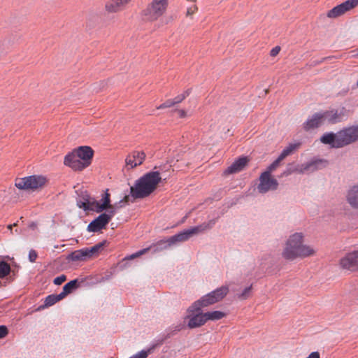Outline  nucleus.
<instances>
[{
	"label": "nucleus",
	"instance_id": "obj_13",
	"mask_svg": "<svg viewBox=\"0 0 358 358\" xmlns=\"http://www.w3.org/2000/svg\"><path fill=\"white\" fill-rule=\"evenodd\" d=\"M109 223V217L106 213L100 214L96 219L92 220L87 226V231L90 232H98L105 229Z\"/></svg>",
	"mask_w": 358,
	"mask_h": 358
},
{
	"label": "nucleus",
	"instance_id": "obj_20",
	"mask_svg": "<svg viewBox=\"0 0 358 358\" xmlns=\"http://www.w3.org/2000/svg\"><path fill=\"white\" fill-rule=\"evenodd\" d=\"M108 189H106L104 194L102 195V198L100 201L94 199V205L92 207V211L96 213H101L104 210L107 209L108 207L110 206V199Z\"/></svg>",
	"mask_w": 358,
	"mask_h": 358
},
{
	"label": "nucleus",
	"instance_id": "obj_39",
	"mask_svg": "<svg viewBox=\"0 0 358 358\" xmlns=\"http://www.w3.org/2000/svg\"><path fill=\"white\" fill-rule=\"evenodd\" d=\"M66 277L64 275H61L54 279V283L57 285H62L64 281H66Z\"/></svg>",
	"mask_w": 358,
	"mask_h": 358
},
{
	"label": "nucleus",
	"instance_id": "obj_21",
	"mask_svg": "<svg viewBox=\"0 0 358 358\" xmlns=\"http://www.w3.org/2000/svg\"><path fill=\"white\" fill-rule=\"evenodd\" d=\"M131 0H108L105 5L106 10L109 13H115L122 10Z\"/></svg>",
	"mask_w": 358,
	"mask_h": 358
},
{
	"label": "nucleus",
	"instance_id": "obj_32",
	"mask_svg": "<svg viewBox=\"0 0 358 358\" xmlns=\"http://www.w3.org/2000/svg\"><path fill=\"white\" fill-rule=\"evenodd\" d=\"M252 285L249 287H245L241 294H238V298L241 300H245L248 299L251 295Z\"/></svg>",
	"mask_w": 358,
	"mask_h": 358
},
{
	"label": "nucleus",
	"instance_id": "obj_28",
	"mask_svg": "<svg viewBox=\"0 0 358 358\" xmlns=\"http://www.w3.org/2000/svg\"><path fill=\"white\" fill-rule=\"evenodd\" d=\"M78 280H73L67 282L64 287L62 292L59 293L61 296L64 299L67 294H70L73 289L77 287Z\"/></svg>",
	"mask_w": 358,
	"mask_h": 358
},
{
	"label": "nucleus",
	"instance_id": "obj_11",
	"mask_svg": "<svg viewBox=\"0 0 358 358\" xmlns=\"http://www.w3.org/2000/svg\"><path fill=\"white\" fill-rule=\"evenodd\" d=\"M340 265L342 268L355 271L358 270V250L347 254L341 259Z\"/></svg>",
	"mask_w": 358,
	"mask_h": 358
},
{
	"label": "nucleus",
	"instance_id": "obj_18",
	"mask_svg": "<svg viewBox=\"0 0 358 358\" xmlns=\"http://www.w3.org/2000/svg\"><path fill=\"white\" fill-rule=\"evenodd\" d=\"M94 198L92 197L87 192H82L77 200V205L85 211L92 210Z\"/></svg>",
	"mask_w": 358,
	"mask_h": 358
},
{
	"label": "nucleus",
	"instance_id": "obj_44",
	"mask_svg": "<svg viewBox=\"0 0 358 358\" xmlns=\"http://www.w3.org/2000/svg\"><path fill=\"white\" fill-rule=\"evenodd\" d=\"M307 358H320V354L318 352H313Z\"/></svg>",
	"mask_w": 358,
	"mask_h": 358
},
{
	"label": "nucleus",
	"instance_id": "obj_5",
	"mask_svg": "<svg viewBox=\"0 0 358 358\" xmlns=\"http://www.w3.org/2000/svg\"><path fill=\"white\" fill-rule=\"evenodd\" d=\"M168 6L169 0H152L142 10V15L148 21H156L166 13Z\"/></svg>",
	"mask_w": 358,
	"mask_h": 358
},
{
	"label": "nucleus",
	"instance_id": "obj_35",
	"mask_svg": "<svg viewBox=\"0 0 358 358\" xmlns=\"http://www.w3.org/2000/svg\"><path fill=\"white\" fill-rule=\"evenodd\" d=\"M117 208V207H116L115 206L111 205V204H110V206L108 207L107 209L108 210V213H106V215L109 217V222L110 221L112 217L116 213Z\"/></svg>",
	"mask_w": 358,
	"mask_h": 358
},
{
	"label": "nucleus",
	"instance_id": "obj_31",
	"mask_svg": "<svg viewBox=\"0 0 358 358\" xmlns=\"http://www.w3.org/2000/svg\"><path fill=\"white\" fill-rule=\"evenodd\" d=\"M283 159H281L280 156H278V157L268 166L267 169L264 173L271 174V173L279 166L280 162Z\"/></svg>",
	"mask_w": 358,
	"mask_h": 358
},
{
	"label": "nucleus",
	"instance_id": "obj_49",
	"mask_svg": "<svg viewBox=\"0 0 358 358\" xmlns=\"http://www.w3.org/2000/svg\"><path fill=\"white\" fill-rule=\"evenodd\" d=\"M357 86H358V80H357Z\"/></svg>",
	"mask_w": 358,
	"mask_h": 358
},
{
	"label": "nucleus",
	"instance_id": "obj_41",
	"mask_svg": "<svg viewBox=\"0 0 358 358\" xmlns=\"http://www.w3.org/2000/svg\"><path fill=\"white\" fill-rule=\"evenodd\" d=\"M37 258V253L35 250H31L29 252V259L31 262H34Z\"/></svg>",
	"mask_w": 358,
	"mask_h": 358
},
{
	"label": "nucleus",
	"instance_id": "obj_1",
	"mask_svg": "<svg viewBox=\"0 0 358 358\" xmlns=\"http://www.w3.org/2000/svg\"><path fill=\"white\" fill-rule=\"evenodd\" d=\"M317 249L310 245L304 244V236L301 232L290 235L285 241L282 257L289 261L297 258L304 259L315 255Z\"/></svg>",
	"mask_w": 358,
	"mask_h": 358
},
{
	"label": "nucleus",
	"instance_id": "obj_47",
	"mask_svg": "<svg viewBox=\"0 0 358 358\" xmlns=\"http://www.w3.org/2000/svg\"><path fill=\"white\" fill-rule=\"evenodd\" d=\"M354 52H356L355 54H357L358 52V50H354ZM355 56H357V55H355Z\"/></svg>",
	"mask_w": 358,
	"mask_h": 358
},
{
	"label": "nucleus",
	"instance_id": "obj_34",
	"mask_svg": "<svg viewBox=\"0 0 358 358\" xmlns=\"http://www.w3.org/2000/svg\"><path fill=\"white\" fill-rule=\"evenodd\" d=\"M174 105H176V104H175L173 100L169 99V100H166L164 103H163L160 106H159L157 108V109H164V108L172 107Z\"/></svg>",
	"mask_w": 358,
	"mask_h": 358
},
{
	"label": "nucleus",
	"instance_id": "obj_42",
	"mask_svg": "<svg viewBox=\"0 0 358 358\" xmlns=\"http://www.w3.org/2000/svg\"><path fill=\"white\" fill-rule=\"evenodd\" d=\"M280 50V48L279 46H275L271 50V52H270L271 56L275 57L279 53Z\"/></svg>",
	"mask_w": 358,
	"mask_h": 358
},
{
	"label": "nucleus",
	"instance_id": "obj_25",
	"mask_svg": "<svg viewBox=\"0 0 358 358\" xmlns=\"http://www.w3.org/2000/svg\"><path fill=\"white\" fill-rule=\"evenodd\" d=\"M301 143L300 142L289 143V145L282 150L279 156L281 159H284L287 157L292 155L296 150H297L301 147Z\"/></svg>",
	"mask_w": 358,
	"mask_h": 358
},
{
	"label": "nucleus",
	"instance_id": "obj_7",
	"mask_svg": "<svg viewBox=\"0 0 358 358\" xmlns=\"http://www.w3.org/2000/svg\"><path fill=\"white\" fill-rule=\"evenodd\" d=\"M215 224V220H211L208 222H203L200 225L184 230L169 238L171 244L175 245L179 242H184L190 238L192 236L202 233L205 231L210 229Z\"/></svg>",
	"mask_w": 358,
	"mask_h": 358
},
{
	"label": "nucleus",
	"instance_id": "obj_36",
	"mask_svg": "<svg viewBox=\"0 0 358 358\" xmlns=\"http://www.w3.org/2000/svg\"><path fill=\"white\" fill-rule=\"evenodd\" d=\"M150 350H141L129 358H147L149 355Z\"/></svg>",
	"mask_w": 358,
	"mask_h": 358
},
{
	"label": "nucleus",
	"instance_id": "obj_33",
	"mask_svg": "<svg viewBox=\"0 0 358 358\" xmlns=\"http://www.w3.org/2000/svg\"><path fill=\"white\" fill-rule=\"evenodd\" d=\"M190 92L189 90H186L182 94L178 95L174 99H173L175 104L179 103L182 102L187 96H189Z\"/></svg>",
	"mask_w": 358,
	"mask_h": 358
},
{
	"label": "nucleus",
	"instance_id": "obj_24",
	"mask_svg": "<svg viewBox=\"0 0 358 358\" xmlns=\"http://www.w3.org/2000/svg\"><path fill=\"white\" fill-rule=\"evenodd\" d=\"M229 287L227 285L221 286L216 289L208 293L215 303L222 301L228 294Z\"/></svg>",
	"mask_w": 358,
	"mask_h": 358
},
{
	"label": "nucleus",
	"instance_id": "obj_19",
	"mask_svg": "<svg viewBox=\"0 0 358 358\" xmlns=\"http://www.w3.org/2000/svg\"><path fill=\"white\" fill-rule=\"evenodd\" d=\"M327 162L325 160L319 159L315 160L306 164H301L297 171L300 173H303L306 172H313L316 170L321 169L323 166L327 165Z\"/></svg>",
	"mask_w": 358,
	"mask_h": 358
},
{
	"label": "nucleus",
	"instance_id": "obj_10",
	"mask_svg": "<svg viewBox=\"0 0 358 358\" xmlns=\"http://www.w3.org/2000/svg\"><path fill=\"white\" fill-rule=\"evenodd\" d=\"M358 5V0H347L329 10L327 14L329 18H336Z\"/></svg>",
	"mask_w": 358,
	"mask_h": 358
},
{
	"label": "nucleus",
	"instance_id": "obj_37",
	"mask_svg": "<svg viewBox=\"0 0 358 358\" xmlns=\"http://www.w3.org/2000/svg\"><path fill=\"white\" fill-rule=\"evenodd\" d=\"M150 250V248H144L143 250H141L138 252H136V253L134 254H132L130 257H129V259H134L136 257H140L141 255H144L145 254L148 250Z\"/></svg>",
	"mask_w": 358,
	"mask_h": 358
},
{
	"label": "nucleus",
	"instance_id": "obj_2",
	"mask_svg": "<svg viewBox=\"0 0 358 358\" xmlns=\"http://www.w3.org/2000/svg\"><path fill=\"white\" fill-rule=\"evenodd\" d=\"M358 141V126L343 128L336 133L324 134L320 141L333 148H341Z\"/></svg>",
	"mask_w": 358,
	"mask_h": 358
},
{
	"label": "nucleus",
	"instance_id": "obj_45",
	"mask_svg": "<svg viewBox=\"0 0 358 358\" xmlns=\"http://www.w3.org/2000/svg\"><path fill=\"white\" fill-rule=\"evenodd\" d=\"M29 227L31 229H34L36 227V224L34 222H32L31 224H30Z\"/></svg>",
	"mask_w": 358,
	"mask_h": 358
},
{
	"label": "nucleus",
	"instance_id": "obj_38",
	"mask_svg": "<svg viewBox=\"0 0 358 358\" xmlns=\"http://www.w3.org/2000/svg\"><path fill=\"white\" fill-rule=\"evenodd\" d=\"M197 10H198V8L194 4L189 6L187 10L186 16H187V17L192 16L194 13H195L197 11Z\"/></svg>",
	"mask_w": 358,
	"mask_h": 358
},
{
	"label": "nucleus",
	"instance_id": "obj_43",
	"mask_svg": "<svg viewBox=\"0 0 358 358\" xmlns=\"http://www.w3.org/2000/svg\"><path fill=\"white\" fill-rule=\"evenodd\" d=\"M178 115H179V117H181V118H184V117H187V112L183 110V109H180V110H177Z\"/></svg>",
	"mask_w": 358,
	"mask_h": 358
},
{
	"label": "nucleus",
	"instance_id": "obj_8",
	"mask_svg": "<svg viewBox=\"0 0 358 358\" xmlns=\"http://www.w3.org/2000/svg\"><path fill=\"white\" fill-rule=\"evenodd\" d=\"M47 182L42 176H31L16 180L15 186L20 189H36L43 187Z\"/></svg>",
	"mask_w": 358,
	"mask_h": 358
},
{
	"label": "nucleus",
	"instance_id": "obj_17",
	"mask_svg": "<svg viewBox=\"0 0 358 358\" xmlns=\"http://www.w3.org/2000/svg\"><path fill=\"white\" fill-rule=\"evenodd\" d=\"M324 124L322 113H316L310 117L303 124L306 131H310L318 128Z\"/></svg>",
	"mask_w": 358,
	"mask_h": 358
},
{
	"label": "nucleus",
	"instance_id": "obj_23",
	"mask_svg": "<svg viewBox=\"0 0 358 358\" xmlns=\"http://www.w3.org/2000/svg\"><path fill=\"white\" fill-rule=\"evenodd\" d=\"M346 201L352 208L358 209V185H354L348 189Z\"/></svg>",
	"mask_w": 358,
	"mask_h": 358
},
{
	"label": "nucleus",
	"instance_id": "obj_40",
	"mask_svg": "<svg viewBox=\"0 0 358 358\" xmlns=\"http://www.w3.org/2000/svg\"><path fill=\"white\" fill-rule=\"evenodd\" d=\"M8 334V329L4 325L0 326V338H3L7 336Z\"/></svg>",
	"mask_w": 358,
	"mask_h": 358
},
{
	"label": "nucleus",
	"instance_id": "obj_27",
	"mask_svg": "<svg viewBox=\"0 0 358 358\" xmlns=\"http://www.w3.org/2000/svg\"><path fill=\"white\" fill-rule=\"evenodd\" d=\"M205 315L206 321H215L221 320L223 317H224L226 316V313L220 310H214L205 313Z\"/></svg>",
	"mask_w": 358,
	"mask_h": 358
},
{
	"label": "nucleus",
	"instance_id": "obj_6",
	"mask_svg": "<svg viewBox=\"0 0 358 358\" xmlns=\"http://www.w3.org/2000/svg\"><path fill=\"white\" fill-rule=\"evenodd\" d=\"M106 244V241H103L100 242L91 248H85L80 250H77L70 253L67 259L71 262H85L97 256L103 247Z\"/></svg>",
	"mask_w": 358,
	"mask_h": 358
},
{
	"label": "nucleus",
	"instance_id": "obj_16",
	"mask_svg": "<svg viewBox=\"0 0 358 358\" xmlns=\"http://www.w3.org/2000/svg\"><path fill=\"white\" fill-rule=\"evenodd\" d=\"M145 158V154L143 152L134 151L129 154L126 159V166L129 169H133L141 165Z\"/></svg>",
	"mask_w": 358,
	"mask_h": 358
},
{
	"label": "nucleus",
	"instance_id": "obj_48",
	"mask_svg": "<svg viewBox=\"0 0 358 358\" xmlns=\"http://www.w3.org/2000/svg\"><path fill=\"white\" fill-rule=\"evenodd\" d=\"M356 55H357V56H358V52L356 54Z\"/></svg>",
	"mask_w": 358,
	"mask_h": 358
},
{
	"label": "nucleus",
	"instance_id": "obj_26",
	"mask_svg": "<svg viewBox=\"0 0 358 358\" xmlns=\"http://www.w3.org/2000/svg\"><path fill=\"white\" fill-rule=\"evenodd\" d=\"M173 244H171L169 242V238L166 240H160L156 243L152 244L149 248L150 249H153L155 252H160L164 250L168 249L169 247L172 246Z\"/></svg>",
	"mask_w": 358,
	"mask_h": 358
},
{
	"label": "nucleus",
	"instance_id": "obj_4",
	"mask_svg": "<svg viewBox=\"0 0 358 358\" xmlns=\"http://www.w3.org/2000/svg\"><path fill=\"white\" fill-rule=\"evenodd\" d=\"M93 155L90 146H80L65 156L64 164L74 171H83L90 165Z\"/></svg>",
	"mask_w": 358,
	"mask_h": 358
},
{
	"label": "nucleus",
	"instance_id": "obj_29",
	"mask_svg": "<svg viewBox=\"0 0 358 358\" xmlns=\"http://www.w3.org/2000/svg\"><path fill=\"white\" fill-rule=\"evenodd\" d=\"M62 299H63V298L61 296L60 294L49 295L45 299V306H51Z\"/></svg>",
	"mask_w": 358,
	"mask_h": 358
},
{
	"label": "nucleus",
	"instance_id": "obj_30",
	"mask_svg": "<svg viewBox=\"0 0 358 358\" xmlns=\"http://www.w3.org/2000/svg\"><path fill=\"white\" fill-rule=\"evenodd\" d=\"M10 265L4 261H0V278H5L10 273Z\"/></svg>",
	"mask_w": 358,
	"mask_h": 358
},
{
	"label": "nucleus",
	"instance_id": "obj_46",
	"mask_svg": "<svg viewBox=\"0 0 358 358\" xmlns=\"http://www.w3.org/2000/svg\"><path fill=\"white\" fill-rule=\"evenodd\" d=\"M16 225H17V224H16V223H15V224H13V226H16ZM12 227H13V225H8V228L9 229H11Z\"/></svg>",
	"mask_w": 358,
	"mask_h": 358
},
{
	"label": "nucleus",
	"instance_id": "obj_9",
	"mask_svg": "<svg viewBox=\"0 0 358 358\" xmlns=\"http://www.w3.org/2000/svg\"><path fill=\"white\" fill-rule=\"evenodd\" d=\"M259 183L257 185V190L261 194H265L269 191L277 189L278 182L271 176V174L262 173L259 178Z\"/></svg>",
	"mask_w": 358,
	"mask_h": 358
},
{
	"label": "nucleus",
	"instance_id": "obj_22",
	"mask_svg": "<svg viewBox=\"0 0 358 358\" xmlns=\"http://www.w3.org/2000/svg\"><path fill=\"white\" fill-rule=\"evenodd\" d=\"M248 159L246 157L238 158L231 166H229L224 171L227 174H232L240 172L247 165Z\"/></svg>",
	"mask_w": 358,
	"mask_h": 358
},
{
	"label": "nucleus",
	"instance_id": "obj_12",
	"mask_svg": "<svg viewBox=\"0 0 358 358\" xmlns=\"http://www.w3.org/2000/svg\"><path fill=\"white\" fill-rule=\"evenodd\" d=\"M324 124H334L341 122L345 117V109L330 110L322 113Z\"/></svg>",
	"mask_w": 358,
	"mask_h": 358
},
{
	"label": "nucleus",
	"instance_id": "obj_3",
	"mask_svg": "<svg viewBox=\"0 0 358 358\" xmlns=\"http://www.w3.org/2000/svg\"><path fill=\"white\" fill-rule=\"evenodd\" d=\"M159 171H152L141 177L135 185L131 187V194L134 198H144L149 196L157 188L161 181Z\"/></svg>",
	"mask_w": 358,
	"mask_h": 358
},
{
	"label": "nucleus",
	"instance_id": "obj_14",
	"mask_svg": "<svg viewBox=\"0 0 358 358\" xmlns=\"http://www.w3.org/2000/svg\"><path fill=\"white\" fill-rule=\"evenodd\" d=\"M187 317L189 319L187 326L190 329H194L203 326L207 321L205 313L200 311L189 313Z\"/></svg>",
	"mask_w": 358,
	"mask_h": 358
},
{
	"label": "nucleus",
	"instance_id": "obj_15",
	"mask_svg": "<svg viewBox=\"0 0 358 358\" xmlns=\"http://www.w3.org/2000/svg\"><path fill=\"white\" fill-rule=\"evenodd\" d=\"M216 303L209 294L202 296L200 299L196 301L187 309L189 313H194L201 310L202 308Z\"/></svg>",
	"mask_w": 358,
	"mask_h": 358
}]
</instances>
